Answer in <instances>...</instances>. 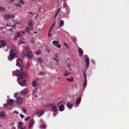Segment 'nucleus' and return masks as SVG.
Wrapping results in <instances>:
<instances>
[{
    "instance_id": "obj_1",
    "label": "nucleus",
    "mask_w": 129,
    "mask_h": 129,
    "mask_svg": "<svg viewBox=\"0 0 129 129\" xmlns=\"http://www.w3.org/2000/svg\"><path fill=\"white\" fill-rule=\"evenodd\" d=\"M16 56V53L15 51L12 49L9 52V55L8 57V59L9 60L11 61L13 60L14 58Z\"/></svg>"
},
{
    "instance_id": "obj_2",
    "label": "nucleus",
    "mask_w": 129,
    "mask_h": 129,
    "mask_svg": "<svg viewBox=\"0 0 129 129\" xmlns=\"http://www.w3.org/2000/svg\"><path fill=\"white\" fill-rule=\"evenodd\" d=\"M15 75L16 76H18L19 77L18 79H22L24 77H26V74L25 73L21 72L20 73L19 71L16 70L15 72Z\"/></svg>"
},
{
    "instance_id": "obj_3",
    "label": "nucleus",
    "mask_w": 129,
    "mask_h": 129,
    "mask_svg": "<svg viewBox=\"0 0 129 129\" xmlns=\"http://www.w3.org/2000/svg\"><path fill=\"white\" fill-rule=\"evenodd\" d=\"M28 27H26L25 29L24 30L25 32L27 31L29 33L28 31L31 29V27L33 26V24L32 21L31 20H29L28 21Z\"/></svg>"
},
{
    "instance_id": "obj_4",
    "label": "nucleus",
    "mask_w": 129,
    "mask_h": 129,
    "mask_svg": "<svg viewBox=\"0 0 129 129\" xmlns=\"http://www.w3.org/2000/svg\"><path fill=\"white\" fill-rule=\"evenodd\" d=\"M63 7L65 8L67 12L65 13L66 15H68L70 13V9L69 8L66 6V3L64 2L63 4Z\"/></svg>"
},
{
    "instance_id": "obj_5",
    "label": "nucleus",
    "mask_w": 129,
    "mask_h": 129,
    "mask_svg": "<svg viewBox=\"0 0 129 129\" xmlns=\"http://www.w3.org/2000/svg\"><path fill=\"white\" fill-rule=\"evenodd\" d=\"M52 109L54 112L53 115L54 116H55L57 113L58 110L56 106H53L52 108Z\"/></svg>"
},
{
    "instance_id": "obj_6",
    "label": "nucleus",
    "mask_w": 129,
    "mask_h": 129,
    "mask_svg": "<svg viewBox=\"0 0 129 129\" xmlns=\"http://www.w3.org/2000/svg\"><path fill=\"white\" fill-rule=\"evenodd\" d=\"M43 110H39L37 111L36 114L38 117H40L42 116L43 114Z\"/></svg>"
},
{
    "instance_id": "obj_7",
    "label": "nucleus",
    "mask_w": 129,
    "mask_h": 129,
    "mask_svg": "<svg viewBox=\"0 0 129 129\" xmlns=\"http://www.w3.org/2000/svg\"><path fill=\"white\" fill-rule=\"evenodd\" d=\"M3 17L5 20H7L9 18H13L14 16L13 15H10L8 14H6L4 15Z\"/></svg>"
},
{
    "instance_id": "obj_8",
    "label": "nucleus",
    "mask_w": 129,
    "mask_h": 129,
    "mask_svg": "<svg viewBox=\"0 0 129 129\" xmlns=\"http://www.w3.org/2000/svg\"><path fill=\"white\" fill-rule=\"evenodd\" d=\"M22 61L20 59H18L17 60L16 66L19 67H22L23 65L22 64Z\"/></svg>"
},
{
    "instance_id": "obj_9",
    "label": "nucleus",
    "mask_w": 129,
    "mask_h": 129,
    "mask_svg": "<svg viewBox=\"0 0 129 129\" xmlns=\"http://www.w3.org/2000/svg\"><path fill=\"white\" fill-rule=\"evenodd\" d=\"M25 55L29 59H31L33 55L31 51L29 52H27V53Z\"/></svg>"
},
{
    "instance_id": "obj_10",
    "label": "nucleus",
    "mask_w": 129,
    "mask_h": 129,
    "mask_svg": "<svg viewBox=\"0 0 129 129\" xmlns=\"http://www.w3.org/2000/svg\"><path fill=\"white\" fill-rule=\"evenodd\" d=\"M35 121L33 119L31 120L29 122L28 126V127L29 128L31 129L32 128L33 125L35 124Z\"/></svg>"
},
{
    "instance_id": "obj_11",
    "label": "nucleus",
    "mask_w": 129,
    "mask_h": 129,
    "mask_svg": "<svg viewBox=\"0 0 129 129\" xmlns=\"http://www.w3.org/2000/svg\"><path fill=\"white\" fill-rule=\"evenodd\" d=\"M18 80V79H17V81L19 84L22 86H25L26 85V83L25 80H22V81L19 82Z\"/></svg>"
},
{
    "instance_id": "obj_12",
    "label": "nucleus",
    "mask_w": 129,
    "mask_h": 129,
    "mask_svg": "<svg viewBox=\"0 0 129 129\" xmlns=\"http://www.w3.org/2000/svg\"><path fill=\"white\" fill-rule=\"evenodd\" d=\"M0 42L1 44H0V48L5 46L6 45V42L4 40H0Z\"/></svg>"
},
{
    "instance_id": "obj_13",
    "label": "nucleus",
    "mask_w": 129,
    "mask_h": 129,
    "mask_svg": "<svg viewBox=\"0 0 129 129\" xmlns=\"http://www.w3.org/2000/svg\"><path fill=\"white\" fill-rule=\"evenodd\" d=\"M81 100V98L80 97L78 98L77 100L76 104L75 107H78V105H79L80 103Z\"/></svg>"
},
{
    "instance_id": "obj_14",
    "label": "nucleus",
    "mask_w": 129,
    "mask_h": 129,
    "mask_svg": "<svg viewBox=\"0 0 129 129\" xmlns=\"http://www.w3.org/2000/svg\"><path fill=\"white\" fill-rule=\"evenodd\" d=\"M18 4H15V6L16 7H21V5L19 4H20V2H21V4L22 5H24V3L23 2L22 0H18Z\"/></svg>"
},
{
    "instance_id": "obj_15",
    "label": "nucleus",
    "mask_w": 129,
    "mask_h": 129,
    "mask_svg": "<svg viewBox=\"0 0 129 129\" xmlns=\"http://www.w3.org/2000/svg\"><path fill=\"white\" fill-rule=\"evenodd\" d=\"M14 96L17 99L21 97L20 94L17 92H16L14 94Z\"/></svg>"
},
{
    "instance_id": "obj_16",
    "label": "nucleus",
    "mask_w": 129,
    "mask_h": 129,
    "mask_svg": "<svg viewBox=\"0 0 129 129\" xmlns=\"http://www.w3.org/2000/svg\"><path fill=\"white\" fill-rule=\"evenodd\" d=\"M15 102L14 100L10 99L8 101V104H9L12 105L14 104Z\"/></svg>"
},
{
    "instance_id": "obj_17",
    "label": "nucleus",
    "mask_w": 129,
    "mask_h": 129,
    "mask_svg": "<svg viewBox=\"0 0 129 129\" xmlns=\"http://www.w3.org/2000/svg\"><path fill=\"white\" fill-rule=\"evenodd\" d=\"M6 115L5 112L2 111L0 113V117L3 118Z\"/></svg>"
},
{
    "instance_id": "obj_18",
    "label": "nucleus",
    "mask_w": 129,
    "mask_h": 129,
    "mask_svg": "<svg viewBox=\"0 0 129 129\" xmlns=\"http://www.w3.org/2000/svg\"><path fill=\"white\" fill-rule=\"evenodd\" d=\"M22 101V98H21V97L18 98V99H17L16 102L19 104H21Z\"/></svg>"
},
{
    "instance_id": "obj_19",
    "label": "nucleus",
    "mask_w": 129,
    "mask_h": 129,
    "mask_svg": "<svg viewBox=\"0 0 129 129\" xmlns=\"http://www.w3.org/2000/svg\"><path fill=\"white\" fill-rule=\"evenodd\" d=\"M59 109L60 111H62L64 110V107L63 105H60L59 106Z\"/></svg>"
},
{
    "instance_id": "obj_20",
    "label": "nucleus",
    "mask_w": 129,
    "mask_h": 129,
    "mask_svg": "<svg viewBox=\"0 0 129 129\" xmlns=\"http://www.w3.org/2000/svg\"><path fill=\"white\" fill-rule=\"evenodd\" d=\"M79 54L80 56H82L83 55V51L82 50L79 48L78 50Z\"/></svg>"
},
{
    "instance_id": "obj_21",
    "label": "nucleus",
    "mask_w": 129,
    "mask_h": 129,
    "mask_svg": "<svg viewBox=\"0 0 129 129\" xmlns=\"http://www.w3.org/2000/svg\"><path fill=\"white\" fill-rule=\"evenodd\" d=\"M85 62L87 63V64L86 65V67L88 68L89 66V58H86L85 60Z\"/></svg>"
},
{
    "instance_id": "obj_22",
    "label": "nucleus",
    "mask_w": 129,
    "mask_h": 129,
    "mask_svg": "<svg viewBox=\"0 0 129 129\" xmlns=\"http://www.w3.org/2000/svg\"><path fill=\"white\" fill-rule=\"evenodd\" d=\"M67 105L69 109H71L73 106V105L72 104L70 103L69 102L68 103Z\"/></svg>"
},
{
    "instance_id": "obj_23",
    "label": "nucleus",
    "mask_w": 129,
    "mask_h": 129,
    "mask_svg": "<svg viewBox=\"0 0 129 129\" xmlns=\"http://www.w3.org/2000/svg\"><path fill=\"white\" fill-rule=\"evenodd\" d=\"M23 33L22 32L20 31L19 32H17L16 33V34L17 35H18V36H22V35L23 34V33Z\"/></svg>"
},
{
    "instance_id": "obj_24",
    "label": "nucleus",
    "mask_w": 129,
    "mask_h": 129,
    "mask_svg": "<svg viewBox=\"0 0 129 129\" xmlns=\"http://www.w3.org/2000/svg\"><path fill=\"white\" fill-rule=\"evenodd\" d=\"M64 21L62 20H61L60 24L59 26L60 27H61L63 26L64 25Z\"/></svg>"
},
{
    "instance_id": "obj_25",
    "label": "nucleus",
    "mask_w": 129,
    "mask_h": 129,
    "mask_svg": "<svg viewBox=\"0 0 129 129\" xmlns=\"http://www.w3.org/2000/svg\"><path fill=\"white\" fill-rule=\"evenodd\" d=\"M25 48L27 52H30L31 51L29 47L28 46H26L25 47Z\"/></svg>"
},
{
    "instance_id": "obj_26",
    "label": "nucleus",
    "mask_w": 129,
    "mask_h": 129,
    "mask_svg": "<svg viewBox=\"0 0 129 129\" xmlns=\"http://www.w3.org/2000/svg\"><path fill=\"white\" fill-rule=\"evenodd\" d=\"M32 86L33 87L37 85V83L36 82L35 80L33 81L32 82Z\"/></svg>"
},
{
    "instance_id": "obj_27",
    "label": "nucleus",
    "mask_w": 129,
    "mask_h": 129,
    "mask_svg": "<svg viewBox=\"0 0 129 129\" xmlns=\"http://www.w3.org/2000/svg\"><path fill=\"white\" fill-rule=\"evenodd\" d=\"M27 91L26 89H25L21 91V93L23 94H24L27 92Z\"/></svg>"
},
{
    "instance_id": "obj_28",
    "label": "nucleus",
    "mask_w": 129,
    "mask_h": 129,
    "mask_svg": "<svg viewBox=\"0 0 129 129\" xmlns=\"http://www.w3.org/2000/svg\"><path fill=\"white\" fill-rule=\"evenodd\" d=\"M38 60L39 62L41 63H42L43 61L42 59L40 57L39 58H38Z\"/></svg>"
},
{
    "instance_id": "obj_29",
    "label": "nucleus",
    "mask_w": 129,
    "mask_h": 129,
    "mask_svg": "<svg viewBox=\"0 0 129 129\" xmlns=\"http://www.w3.org/2000/svg\"><path fill=\"white\" fill-rule=\"evenodd\" d=\"M13 24H14V25L13 26H11L12 27L14 28V29H15L16 28V24L15 22H14L13 23Z\"/></svg>"
},
{
    "instance_id": "obj_30",
    "label": "nucleus",
    "mask_w": 129,
    "mask_h": 129,
    "mask_svg": "<svg viewBox=\"0 0 129 129\" xmlns=\"http://www.w3.org/2000/svg\"><path fill=\"white\" fill-rule=\"evenodd\" d=\"M45 125L44 124H43L40 126V128H45Z\"/></svg>"
},
{
    "instance_id": "obj_31",
    "label": "nucleus",
    "mask_w": 129,
    "mask_h": 129,
    "mask_svg": "<svg viewBox=\"0 0 129 129\" xmlns=\"http://www.w3.org/2000/svg\"><path fill=\"white\" fill-rule=\"evenodd\" d=\"M73 80V78L72 77H71V78H68L67 79V80L69 81H72Z\"/></svg>"
},
{
    "instance_id": "obj_32",
    "label": "nucleus",
    "mask_w": 129,
    "mask_h": 129,
    "mask_svg": "<svg viewBox=\"0 0 129 129\" xmlns=\"http://www.w3.org/2000/svg\"><path fill=\"white\" fill-rule=\"evenodd\" d=\"M41 52V50H38L36 52V53L37 54H38L40 53Z\"/></svg>"
},
{
    "instance_id": "obj_33",
    "label": "nucleus",
    "mask_w": 129,
    "mask_h": 129,
    "mask_svg": "<svg viewBox=\"0 0 129 129\" xmlns=\"http://www.w3.org/2000/svg\"><path fill=\"white\" fill-rule=\"evenodd\" d=\"M21 56L22 58H24L26 55L23 53L22 52L21 54Z\"/></svg>"
},
{
    "instance_id": "obj_34",
    "label": "nucleus",
    "mask_w": 129,
    "mask_h": 129,
    "mask_svg": "<svg viewBox=\"0 0 129 129\" xmlns=\"http://www.w3.org/2000/svg\"><path fill=\"white\" fill-rule=\"evenodd\" d=\"M56 46L58 48H59L61 47V45L59 44H56Z\"/></svg>"
},
{
    "instance_id": "obj_35",
    "label": "nucleus",
    "mask_w": 129,
    "mask_h": 129,
    "mask_svg": "<svg viewBox=\"0 0 129 129\" xmlns=\"http://www.w3.org/2000/svg\"><path fill=\"white\" fill-rule=\"evenodd\" d=\"M18 37L17 35L16 36L13 37V39L14 40H16L18 38Z\"/></svg>"
},
{
    "instance_id": "obj_36",
    "label": "nucleus",
    "mask_w": 129,
    "mask_h": 129,
    "mask_svg": "<svg viewBox=\"0 0 129 129\" xmlns=\"http://www.w3.org/2000/svg\"><path fill=\"white\" fill-rule=\"evenodd\" d=\"M30 66V65L28 64H27L26 65L25 69L26 70H27Z\"/></svg>"
},
{
    "instance_id": "obj_37",
    "label": "nucleus",
    "mask_w": 129,
    "mask_h": 129,
    "mask_svg": "<svg viewBox=\"0 0 129 129\" xmlns=\"http://www.w3.org/2000/svg\"><path fill=\"white\" fill-rule=\"evenodd\" d=\"M19 43L20 44H24L25 43V42L24 41H22L20 40L19 41Z\"/></svg>"
},
{
    "instance_id": "obj_38",
    "label": "nucleus",
    "mask_w": 129,
    "mask_h": 129,
    "mask_svg": "<svg viewBox=\"0 0 129 129\" xmlns=\"http://www.w3.org/2000/svg\"><path fill=\"white\" fill-rule=\"evenodd\" d=\"M48 37H51V31H49L48 33Z\"/></svg>"
},
{
    "instance_id": "obj_39",
    "label": "nucleus",
    "mask_w": 129,
    "mask_h": 129,
    "mask_svg": "<svg viewBox=\"0 0 129 129\" xmlns=\"http://www.w3.org/2000/svg\"><path fill=\"white\" fill-rule=\"evenodd\" d=\"M87 84V80H86L85 82H84V87H86V86Z\"/></svg>"
},
{
    "instance_id": "obj_40",
    "label": "nucleus",
    "mask_w": 129,
    "mask_h": 129,
    "mask_svg": "<svg viewBox=\"0 0 129 129\" xmlns=\"http://www.w3.org/2000/svg\"><path fill=\"white\" fill-rule=\"evenodd\" d=\"M52 43L53 44H54L56 46V44H57V42L55 41H54L52 42Z\"/></svg>"
},
{
    "instance_id": "obj_41",
    "label": "nucleus",
    "mask_w": 129,
    "mask_h": 129,
    "mask_svg": "<svg viewBox=\"0 0 129 129\" xmlns=\"http://www.w3.org/2000/svg\"><path fill=\"white\" fill-rule=\"evenodd\" d=\"M29 119V117H27L26 118H25L24 119V120L25 121H26L28 120Z\"/></svg>"
},
{
    "instance_id": "obj_42",
    "label": "nucleus",
    "mask_w": 129,
    "mask_h": 129,
    "mask_svg": "<svg viewBox=\"0 0 129 129\" xmlns=\"http://www.w3.org/2000/svg\"><path fill=\"white\" fill-rule=\"evenodd\" d=\"M37 90V88H34L33 90V92L34 93H36V91Z\"/></svg>"
},
{
    "instance_id": "obj_43",
    "label": "nucleus",
    "mask_w": 129,
    "mask_h": 129,
    "mask_svg": "<svg viewBox=\"0 0 129 129\" xmlns=\"http://www.w3.org/2000/svg\"><path fill=\"white\" fill-rule=\"evenodd\" d=\"M5 8L4 7H2L0 6V10H2V11H3L5 10Z\"/></svg>"
},
{
    "instance_id": "obj_44",
    "label": "nucleus",
    "mask_w": 129,
    "mask_h": 129,
    "mask_svg": "<svg viewBox=\"0 0 129 129\" xmlns=\"http://www.w3.org/2000/svg\"><path fill=\"white\" fill-rule=\"evenodd\" d=\"M20 117L21 118H23L24 117V115L22 114L20 115Z\"/></svg>"
},
{
    "instance_id": "obj_45",
    "label": "nucleus",
    "mask_w": 129,
    "mask_h": 129,
    "mask_svg": "<svg viewBox=\"0 0 129 129\" xmlns=\"http://www.w3.org/2000/svg\"><path fill=\"white\" fill-rule=\"evenodd\" d=\"M53 60L55 61H56L57 62H58V59L56 58H54Z\"/></svg>"
},
{
    "instance_id": "obj_46",
    "label": "nucleus",
    "mask_w": 129,
    "mask_h": 129,
    "mask_svg": "<svg viewBox=\"0 0 129 129\" xmlns=\"http://www.w3.org/2000/svg\"><path fill=\"white\" fill-rule=\"evenodd\" d=\"M22 109L23 111H24V112H26V110L25 108H22Z\"/></svg>"
},
{
    "instance_id": "obj_47",
    "label": "nucleus",
    "mask_w": 129,
    "mask_h": 129,
    "mask_svg": "<svg viewBox=\"0 0 129 129\" xmlns=\"http://www.w3.org/2000/svg\"><path fill=\"white\" fill-rule=\"evenodd\" d=\"M91 62L92 63H93V64H95V62L93 60V59H91Z\"/></svg>"
},
{
    "instance_id": "obj_48",
    "label": "nucleus",
    "mask_w": 129,
    "mask_h": 129,
    "mask_svg": "<svg viewBox=\"0 0 129 129\" xmlns=\"http://www.w3.org/2000/svg\"><path fill=\"white\" fill-rule=\"evenodd\" d=\"M84 78H87V77L86 75V74L85 73H84Z\"/></svg>"
},
{
    "instance_id": "obj_49",
    "label": "nucleus",
    "mask_w": 129,
    "mask_h": 129,
    "mask_svg": "<svg viewBox=\"0 0 129 129\" xmlns=\"http://www.w3.org/2000/svg\"><path fill=\"white\" fill-rule=\"evenodd\" d=\"M19 124L20 125H22L23 124V123L22 122H19Z\"/></svg>"
},
{
    "instance_id": "obj_50",
    "label": "nucleus",
    "mask_w": 129,
    "mask_h": 129,
    "mask_svg": "<svg viewBox=\"0 0 129 129\" xmlns=\"http://www.w3.org/2000/svg\"><path fill=\"white\" fill-rule=\"evenodd\" d=\"M70 64H68V67L69 68V69H70V70H71V68H70Z\"/></svg>"
},
{
    "instance_id": "obj_51",
    "label": "nucleus",
    "mask_w": 129,
    "mask_h": 129,
    "mask_svg": "<svg viewBox=\"0 0 129 129\" xmlns=\"http://www.w3.org/2000/svg\"><path fill=\"white\" fill-rule=\"evenodd\" d=\"M69 74V73H66V74H64V76H66L67 75H68Z\"/></svg>"
},
{
    "instance_id": "obj_52",
    "label": "nucleus",
    "mask_w": 129,
    "mask_h": 129,
    "mask_svg": "<svg viewBox=\"0 0 129 129\" xmlns=\"http://www.w3.org/2000/svg\"><path fill=\"white\" fill-rule=\"evenodd\" d=\"M60 10L59 9L56 12V13L58 14Z\"/></svg>"
},
{
    "instance_id": "obj_53",
    "label": "nucleus",
    "mask_w": 129,
    "mask_h": 129,
    "mask_svg": "<svg viewBox=\"0 0 129 129\" xmlns=\"http://www.w3.org/2000/svg\"><path fill=\"white\" fill-rule=\"evenodd\" d=\"M14 112L16 114H19L18 112L16 111H15Z\"/></svg>"
},
{
    "instance_id": "obj_54",
    "label": "nucleus",
    "mask_w": 129,
    "mask_h": 129,
    "mask_svg": "<svg viewBox=\"0 0 129 129\" xmlns=\"http://www.w3.org/2000/svg\"><path fill=\"white\" fill-rule=\"evenodd\" d=\"M15 23H16V26H17V24L19 25L20 24V23L19 22H16V23L15 22Z\"/></svg>"
},
{
    "instance_id": "obj_55",
    "label": "nucleus",
    "mask_w": 129,
    "mask_h": 129,
    "mask_svg": "<svg viewBox=\"0 0 129 129\" xmlns=\"http://www.w3.org/2000/svg\"><path fill=\"white\" fill-rule=\"evenodd\" d=\"M55 24V23H54L51 26V27H53Z\"/></svg>"
},
{
    "instance_id": "obj_56",
    "label": "nucleus",
    "mask_w": 129,
    "mask_h": 129,
    "mask_svg": "<svg viewBox=\"0 0 129 129\" xmlns=\"http://www.w3.org/2000/svg\"><path fill=\"white\" fill-rule=\"evenodd\" d=\"M21 68H20V70L21 71H22L23 70V69L22 67H21Z\"/></svg>"
},
{
    "instance_id": "obj_57",
    "label": "nucleus",
    "mask_w": 129,
    "mask_h": 129,
    "mask_svg": "<svg viewBox=\"0 0 129 129\" xmlns=\"http://www.w3.org/2000/svg\"><path fill=\"white\" fill-rule=\"evenodd\" d=\"M18 128H21V129H23V128L20 127V126H19V125L18 126Z\"/></svg>"
},
{
    "instance_id": "obj_58",
    "label": "nucleus",
    "mask_w": 129,
    "mask_h": 129,
    "mask_svg": "<svg viewBox=\"0 0 129 129\" xmlns=\"http://www.w3.org/2000/svg\"><path fill=\"white\" fill-rule=\"evenodd\" d=\"M73 39H74V40H75V41H76V38H75V37H74V38H73Z\"/></svg>"
},
{
    "instance_id": "obj_59",
    "label": "nucleus",
    "mask_w": 129,
    "mask_h": 129,
    "mask_svg": "<svg viewBox=\"0 0 129 129\" xmlns=\"http://www.w3.org/2000/svg\"><path fill=\"white\" fill-rule=\"evenodd\" d=\"M52 27H51V28H50V31H51L52 30Z\"/></svg>"
},
{
    "instance_id": "obj_60",
    "label": "nucleus",
    "mask_w": 129,
    "mask_h": 129,
    "mask_svg": "<svg viewBox=\"0 0 129 129\" xmlns=\"http://www.w3.org/2000/svg\"><path fill=\"white\" fill-rule=\"evenodd\" d=\"M31 42H32L33 43H34V41L33 40H31Z\"/></svg>"
},
{
    "instance_id": "obj_61",
    "label": "nucleus",
    "mask_w": 129,
    "mask_h": 129,
    "mask_svg": "<svg viewBox=\"0 0 129 129\" xmlns=\"http://www.w3.org/2000/svg\"><path fill=\"white\" fill-rule=\"evenodd\" d=\"M6 26H11L9 25L8 24H7L6 25Z\"/></svg>"
},
{
    "instance_id": "obj_62",
    "label": "nucleus",
    "mask_w": 129,
    "mask_h": 129,
    "mask_svg": "<svg viewBox=\"0 0 129 129\" xmlns=\"http://www.w3.org/2000/svg\"><path fill=\"white\" fill-rule=\"evenodd\" d=\"M62 102V101H61L60 102H59L57 104H58H58H59L60 103H61Z\"/></svg>"
},
{
    "instance_id": "obj_63",
    "label": "nucleus",
    "mask_w": 129,
    "mask_h": 129,
    "mask_svg": "<svg viewBox=\"0 0 129 129\" xmlns=\"http://www.w3.org/2000/svg\"><path fill=\"white\" fill-rule=\"evenodd\" d=\"M47 51H48V52H49V51H50V50L48 49H47Z\"/></svg>"
},
{
    "instance_id": "obj_64",
    "label": "nucleus",
    "mask_w": 129,
    "mask_h": 129,
    "mask_svg": "<svg viewBox=\"0 0 129 129\" xmlns=\"http://www.w3.org/2000/svg\"><path fill=\"white\" fill-rule=\"evenodd\" d=\"M57 13H56L55 16V18L57 16Z\"/></svg>"
}]
</instances>
